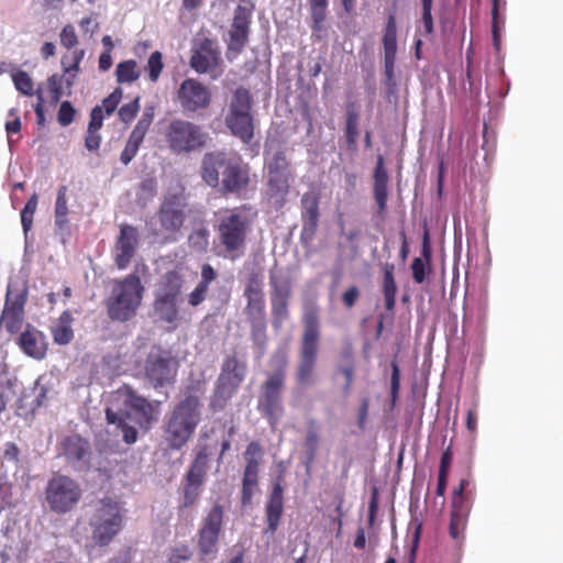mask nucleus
<instances>
[{"label":"nucleus","instance_id":"37998d69","mask_svg":"<svg viewBox=\"0 0 563 563\" xmlns=\"http://www.w3.org/2000/svg\"><path fill=\"white\" fill-rule=\"evenodd\" d=\"M288 354L286 351L279 350L272 354L269 364L273 368L272 373L267 374L266 378L286 382V372L288 367Z\"/></svg>","mask_w":563,"mask_h":563},{"label":"nucleus","instance_id":"4468645a","mask_svg":"<svg viewBox=\"0 0 563 563\" xmlns=\"http://www.w3.org/2000/svg\"><path fill=\"white\" fill-rule=\"evenodd\" d=\"M176 97L185 113H196L206 110L212 100L210 89L195 78L183 80L177 89Z\"/></svg>","mask_w":563,"mask_h":563},{"label":"nucleus","instance_id":"338daca9","mask_svg":"<svg viewBox=\"0 0 563 563\" xmlns=\"http://www.w3.org/2000/svg\"><path fill=\"white\" fill-rule=\"evenodd\" d=\"M360 297L361 291L358 287L352 285L342 294V303L346 309H351L355 306Z\"/></svg>","mask_w":563,"mask_h":563},{"label":"nucleus","instance_id":"680f3d73","mask_svg":"<svg viewBox=\"0 0 563 563\" xmlns=\"http://www.w3.org/2000/svg\"><path fill=\"white\" fill-rule=\"evenodd\" d=\"M76 115V109L70 101H62L57 113V121L62 126L69 125Z\"/></svg>","mask_w":563,"mask_h":563},{"label":"nucleus","instance_id":"052dcab7","mask_svg":"<svg viewBox=\"0 0 563 563\" xmlns=\"http://www.w3.org/2000/svg\"><path fill=\"white\" fill-rule=\"evenodd\" d=\"M411 527L413 528V532H412L411 547L409 549V553L407 556L408 563L416 562L417 551H418L421 532H422V523L416 519L411 522Z\"/></svg>","mask_w":563,"mask_h":563},{"label":"nucleus","instance_id":"a18cd8bd","mask_svg":"<svg viewBox=\"0 0 563 563\" xmlns=\"http://www.w3.org/2000/svg\"><path fill=\"white\" fill-rule=\"evenodd\" d=\"M67 186L59 187L55 202V225L64 229L68 223Z\"/></svg>","mask_w":563,"mask_h":563},{"label":"nucleus","instance_id":"f8f14e48","mask_svg":"<svg viewBox=\"0 0 563 563\" xmlns=\"http://www.w3.org/2000/svg\"><path fill=\"white\" fill-rule=\"evenodd\" d=\"M470 485V479L462 478L459 487L453 492L449 533L450 537L457 542L464 540V533L472 508L471 493L466 492Z\"/></svg>","mask_w":563,"mask_h":563},{"label":"nucleus","instance_id":"de8ad7c7","mask_svg":"<svg viewBox=\"0 0 563 563\" xmlns=\"http://www.w3.org/2000/svg\"><path fill=\"white\" fill-rule=\"evenodd\" d=\"M501 0H492V36H493V45L496 52L500 51L501 45V38L500 33L501 29L505 25V18L500 15L499 8H500Z\"/></svg>","mask_w":563,"mask_h":563},{"label":"nucleus","instance_id":"6ab92c4d","mask_svg":"<svg viewBox=\"0 0 563 563\" xmlns=\"http://www.w3.org/2000/svg\"><path fill=\"white\" fill-rule=\"evenodd\" d=\"M26 300V289L8 288L0 321L9 333H15L21 328Z\"/></svg>","mask_w":563,"mask_h":563},{"label":"nucleus","instance_id":"c03bdc74","mask_svg":"<svg viewBox=\"0 0 563 563\" xmlns=\"http://www.w3.org/2000/svg\"><path fill=\"white\" fill-rule=\"evenodd\" d=\"M312 34L317 35L323 30L327 18L328 0H309Z\"/></svg>","mask_w":563,"mask_h":563},{"label":"nucleus","instance_id":"6e6d98bb","mask_svg":"<svg viewBox=\"0 0 563 563\" xmlns=\"http://www.w3.org/2000/svg\"><path fill=\"white\" fill-rule=\"evenodd\" d=\"M37 208V195L33 194L26 201L24 208L21 211V223L23 230L27 232L33 224V216Z\"/></svg>","mask_w":563,"mask_h":563},{"label":"nucleus","instance_id":"dca6fc26","mask_svg":"<svg viewBox=\"0 0 563 563\" xmlns=\"http://www.w3.org/2000/svg\"><path fill=\"white\" fill-rule=\"evenodd\" d=\"M245 467L242 477L241 503L243 506L252 504L254 493L258 486V473L262 460V448L257 442L247 444L245 452Z\"/></svg>","mask_w":563,"mask_h":563},{"label":"nucleus","instance_id":"cd10ccee","mask_svg":"<svg viewBox=\"0 0 563 563\" xmlns=\"http://www.w3.org/2000/svg\"><path fill=\"white\" fill-rule=\"evenodd\" d=\"M184 284L185 278L179 271H167L157 282L154 297L180 300Z\"/></svg>","mask_w":563,"mask_h":563},{"label":"nucleus","instance_id":"f704fd0d","mask_svg":"<svg viewBox=\"0 0 563 563\" xmlns=\"http://www.w3.org/2000/svg\"><path fill=\"white\" fill-rule=\"evenodd\" d=\"M245 314L251 324V339L254 345L263 352L267 344L265 309L261 312H245Z\"/></svg>","mask_w":563,"mask_h":563},{"label":"nucleus","instance_id":"864d4df0","mask_svg":"<svg viewBox=\"0 0 563 563\" xmlns=\"http://www.w3.org/2000/svg\"><path fill=\"white\" fill-rule=\"evenodd\" d=\"M267 175L274 174H291L290 164L283 151H277L272 159L267 163Z\"/></svg>","mask_w":563,"mask_h":563},{"label":"nucleus","instance_id":"39448f33","mask_svg":"<svg viewBox=\"0 0 563 563\" xmlns=\"http://www.w3.org/2000/svg\"><path fill=\"white\" fill-rule=\"evenodd\" d=\"M144 291L141 278L135 273L114 279L111 292L104 302L109 319L119 322L133 319L142 305Z\"/></svg>","mask_w":563,"mask_h":563},{"label":"nucleus","instance_id":"20e7f679","mask_svg":"<svg viewBox=\"0 0 563 563\" xmlns=\"http://www.w3.org/2000/svg\"><path fill=\"white\" fill-rule=\"evenodd\" d=\"M302 334L295 368V382L298 387L307 388L317 380L316 367L320 351V318L314 307L306 308L302 314Z\"/></svg>","mask_w":563,"mask_h":563},{"label":"nucleus","instance_id":"9b49d317","mask_svg":"<svg viewBox=\"0 0 563 563\" xmlns=\"http://www.w3.org/2000/svg\"><path fill=\"white\" fill-rule=\"evenodd\" d=\"M178 362L167 350L153 347L145 362V376L154 388L172 384L176 377Z\"/></svg>","mask_w":563,"mask_h":563},{"label":"nucleus","instance_id":"79ce46f5","mask_svg":"<svg viewBox=\"0 0 563 563\" xmlns=\"http://www.w3.org/2000/svg\"><path fill=\"white\" fill-rule=\"evenodd\" d=\"M115 77L119 84H132L141 77V69L136 60L128 59L119 63L115 68Z\"/></svg>","mask_w":563,"mask_h":563},{"label":"nucleus","instance_id":"49530a36","mask_svg":"<svg viewBox=\"0 0 563 563\" xmlns=\"http://www.w3.org/2000/svg\"><path fill=\"white\" fill-rule=\"evenodd\" d=\"M202 484V481L186 476L180 508H189L197 503Z\"/></svg>","mask_w":563,"mask_h":563},{"label":"nucleus","instance_id":"4d7b16f0","mask_svg":"<svg viewBox=\"0 0 563 563\" xmlns=\"http://www.w3.org/2000/svg\"><path fill=\"white\" fill-rule=\"evenodd\" d=\"M400 389V369L397 362H391L390 376V410L396 407Z\"/></svg>","mask_w":563,"mask_h":563},{"label":"nucleus","instance_id":"8fccbe9b","mask_svg":"<svg viewBox=\"0 0 563 563\" xmlns=\"http://www.w3.org/2000/svg\"><path fill=\"white\" fill-rule=\"evenodd\" d=\"M85 52L84 49H76L71 54V63H68V56L64 55L62 58V65L65 74H71L69 78L66 79V86L68 89L74 85V78L79 71L80 63L84 58Z\"/></svg>","mask_w":563,"mask_h":563},{"label":"nucleus","instance_id":"412c9836","mask_svg":"<svg viewBox=\"0 0 563 563\" xmlns=\"http://www.w3.org/2000/svg\"><path fill=\"white\" fill-rule=\"evenodd\" d=\"M16 344L25 355L37 361L45 358L48 351L46 335L32 324L25 325L16 340Z\"/></svg>","mask_w":563,"mask_h":563},{"label":"nucleus","instance_id":"9d476101","mask_svg":"<svg viewBox=\"0 0 563 563\" xmlns=\"http://www.w3.org/2000/svg\"><path fill=\"white\" fill-rule=\"evenodd\" d=\"M164 135L168 148L175 154L189 153L206 144V134L201 128L187 120L170 121Z\"/></svg>","mask_w":563,"mask_h":563},{"label":"nucleus","instance_id":"393cba45","mask_svg":"<svg viewBox=\"0 0 563 563\" xmlns=\"http://www.w3.org/2000/svg\"><path fill=\"white\" fill-rule=\"evenodd\" d=\"M243 296L246 299L244 312H261L265 309L263 279L260 273L253 271L247 275Z\"/></svg>","mask_w":563,"mask_h":563},{"label":"nucleus","instance_id":"69168bd1","mask_svg":"<svg viewBox=\"0 0 563 563\" xmlns=\"http://www.w3.org/2000/svg\"><path fill=\"white\" fill-rule=\"evenodd\" d=\"M123 92L121 88H115L107 98L102 101V107L108 115L114 112L122 99Z\"/></svg>","mask_w":563,"mask_h":563},{"label":"nucleus","instance_id":"473e14b6","mask_svg":"<svg viewBox=\"0 0 563 563\" xmlns=\"http://www.w3.org/2000/svg\"><path fill=\"white\" fill-rule=\"evenodd\" d=\"M179 299L157 298L154 297L153 309L157 318L170 325L172 330H175L180 320Z\"/></svg>","mask_w":563,"mask_h":563},{"label":"nucleus","instance_id":"3c124183","mask_svg":"<svg viewBox=\"0 0 563 563\" xmlns=\"http://www.w3.org/2000/svg\"><path fill=\"white\" fill-rule=\"evenodd\" d=\"M249 32L250 30L235 29L231 26L229 32L230 40L228 44V51L233 52L235 55L241 54L249 41Z\"/></svg>","mask_w":563,"mask_h":563},{"label":"nucleus","instance_id":"b1692460","mask_svg":"<svg viewBox=\"0 0 563 563\" xmlns=\"http://www.w3.org/2000/svg\"><path fill=\"white\" fill-rule=\"evenodd\" d=\"M282 483L283 474H279L273 484L265 506L266 532L269 533H275L277 530L284 511V487Z\"/></svg>","mask_w":563,"mask_h":563},{"label":"nucleus","instance_id":"603ef678","mask_svg":"<svg viewBox=\"0 0 563 563\" xmlns=\"http://www.w3.org/2000/svg\"><path fill=\"white\" fill-rule=\"evenodd\" d=\"M12 81L15 89L24 96L32 97L36 95L31 76L24 70H18L12 74Z\"/></svg>","mask_w":563,"mask_h":563},{"label":"nucleus","instance_id":"72a5a7b5","mask_svg":"<svg viewBox=\"0 0 563 563\" xmlns=\"http://www.w3.org/2000/svg\"><path fill=\"white\" fill-rule=\"evenodd\" d=\"M291 174L267 175V195L278 207H284L290 190Z\"/></svg>","mask_w":563,"mask_h":563},{"label":"nucleus","instance_id":"423d86ee","mask_svg":"<svg viewBox=\"0 0 563 563\" xmlns=\"http://www.w3.org/2000/svg\"><path fill=\"white\" fill-rule=\"evenodd\" d=\"M188 203L183 194H166L148 223L151 234L162 243H175L187 220Z\"/></svg>","mask_w":563,"mask_h":563},{"label":"nucleus","instance_id":"a19ab883","mask_svg":"<svg viewBox=\"0 0 563 563\" xmlns=\"http://www.w3.org/2000/svg\"><path fill=\"white\" fill-rule=\"evenodd\" d=\"M384 53L389 57L393 53L397 52V24H396V10L395 8L387 13V21L383 35Z\"/></svg>","mask_w":563,"mask_h":563},{"label":"nucleus","instance_id":"e433bc0d","mask_svg":"<svg viewBox=\"0 0 563 563\" xmlns=\"http://www.w3.org/2000/svg\"><path fill=\"white\" fill-rule=\"evenodd\" d=\"M129 412H117L111 408L106 409V419L110 424H117L122 431L123 440L128 444H132L137 440V431L134 427L126 423Z\"/></svg>","mask_w":563,"mask_h":563},{"label":"nucleus","instance_id":"5fc2aeb1","mask_svg":"<svg viewBox=\"0 0 563 563\" xmlns=\"http://www.w3.org/2000/svg\"><path fill=\"white\" fill-rule=\"evenodd\" d=\"M164 69L163 55L159 51L153 52L145 66V70L148 73V79L152 82H156Z\"/></svg>","mask_w":563,"mask_h":563},{"label":"nucleus","instance_id":"1a4fd4ad","mask_svg":"<svg viewBox=\"0 0 563 563\" xmlns=\"http://www.w3.org/2000/svg\"><path fill=\"white\" fill-rule=\"evenodd\" d=\"M82 490L77 481L67 475L53 476L45 488V498L55 514H66L80 501Z\"/></svg>","mask_w":563,"mask_h":563},{"label":"nucleus","instance_id":"ea45409f","mask_svg":"<svg viewBox=\"0 0 563 563\" xmlns=\"http://www.w3.org/2000/svg\"><path fill=\"white\" fill-rule=\"evenodd\" d=\"M210 454H211L210 445H208V444L199 445L197 454H196L186 476L205 482Z\"/></svg>","mask_w":563,"mask_h":563},{"label":"nucleus","instance_id":"6e6552de","mask_svg":"<svg viewBox=\"0 0 563 563\" xmlns=\"http://www.w3.org/2000/svg\"><path fill=\"white\" fill-rule=\"evenodd\" d=\"M252 97L247 89L238 88L229 106L225 124L231 133L243 143H250L254 136L253 117L251 114Z\"/></svg>","mask_w":563,"mask_h":563},{"label":"nucleus","instance_id":"09e8293b","mask_svg":"<svg viewBox=\"0 0 563 563\" xmlns=\"http://www.w3.org/2000/svg\"><path fill=\"white\" fill-rule=\"evenodd\" d=\"M210 232L207 227L199 225L194 228L188 235L189 247L197 253H205L209 246Z\"/></svg>","mask_w":563,"mask_h":563},{"label":"nucleus","instance_id":"7ed1b4c3","mask_svg":"<svg viewBox=\"0 0 563 563\" xmlns=\"http://www.w3.org/2000/svg\"><path fill=\"white\" fill-rule=\"evenodd\" d=\"M256 217L257 211L249 203L221 211L217 235L219 246L227 258L235 261L244 254L247 236Z\"/></svg>","mask_w":563,"mask_h":563},{"label":"nucleus","instance_id":"ddd939ff","mask_svg":"<svg viewBox=\"0 0 563 563\" xmlns=\"http://www.w3.org/2000/svg\"><path fill=\"white\" fill-rule=\"evenodd\" d=\"M285 383L266 378L261 385L257 410L274 427L284 413L283 391Z\"/></svg>","mask_w":563,"mask_h":563},{"label":"nucleus","instance_id":"774afa93","mask_svg":"<svg viewBox=\"0 0 563 563\" xmlns=\"http://www.w3.org/2000/svg\"><path fill=\"white\" fill-rule=\"evenodd\" d=\"M191 552L188 545H180L173 549L172 554L166 563H183L189 560Z\"/></svg>","mask_w":563,"mask_h":563},{"label":"nucleus","instance_id":"5701e85b","mask_svg":"<svg viewBox=\"0 0 563 563\" xmlns=\"http://www.w3.org/2000/svg\"><path fill=\"white\" fill-rule=\"evenodd\" d=\"M137 246L136 229L130 224H122L120 235L114 245V263L119 269H125L133 258Z\"/></svg>","mask_w":563,"mask_h":563},{"label":"nucleus","instance_id":"58836bf2","mask_svg":"<svg viewBox=\"0 0 563 563\" xmlns=\"http://www.w3.org/2000/svg\"><path fill=\"white\" fill-rule=\"evenodd\" d=\"M344 134L347 147L355 150L358 137V112L354 102L346 104Z\"/></svg>","mask_w":563,"mask_h":563},{"label":"nucleus","instance_id":"f257e3e1","mask_svg":"<svg viewBox=\"0 0 563 563\" xmlns=\"http://www.w3.org/2000/svg\"><path fill=\"white\" fill-rule=\"evenodd\" d=\"M200 176L206 185L222 196L233 195L243 198L250 190L252 178L251 167L238 154L224 151L208 152L203 155Z\"/></svg>","mask_w":563,"mask_h":563},{"label":"nucleus","instance_id":"a878e982","mask_svg":"<svg viewBox=\"0 0 563 563\" xmlns=\"http://www.w3.org/2000/svg\"><path fill=\"white\" fill-rule=\"evenodd\" d=\"M319 202L320 196L317 192H305L301 197V220L303 223L302 235L308 234L312 238L319 223Z\"/></svg>","mask_w":563,"mask_h":563},{"label":"nucleus","instance_id":"f3484780","mask_svg":"<svg viewBox=\"0 0 563 563\" xmlns=\"http://www.w3.org/2000/svg\"><path fill=\"white\" fill-rule=\"evenodd\" d=\"M272 325L279 330L289 318L288 303L291 286L288 279H278L274 273L269 275Z\"/></svg>","mask_w":563,"mask_h":563},{"label":"nucleus","instance_id":"2f4dec72","mask_svg":"<svg viewBox=\"0 0 563 563\" xmlns=\"http://www.w3.org/2000/svg\"><path fill=\"white\" fill-rule=\"evenodd\" d=\"M74 318L69 310H65L51 325L53 342L57 345H67L74 340Z\"/></svg>","mask_w":563,"mask_h":563},{"label":"nucleus","instance_id":"bf43d9fd","mask_svg":"<svg viewBox=\"0 0 563 563\" xmlns=\"http://www.w3.org/2000/svg\"><path fill=\"white\" fill-rule=\"evenodd\" d=\"M63 81L64 76L57 74L49 76L47 79V86L51 93L52 104L58 103V101L63 97Z\"/></svg>","mask_w":563,"mask_h":563},{"label":"nucleus","instance_id":"4be33fe9","mask_svg":"<svg viewBox=\"0 0 563 563\" xmlns=\"http://www.w3.org/2000/svg\"><path fill=\"white\" fill-rule=\"evenodd\" d=\"M63 454L75 468L89 466L91 459L90 443L79 434L66 437L62 442Z\"/></svg>","mask_w":563,"mask_h":563},{"label":"nucleus","instance_id":"0eeeda50","mask_svg":"<svg viewBox=\"0 0 563 563\" xmlns=\"http://www.w3.org/2000/svg\"><path fill=\"white\" fill-rule=\"evenodd\" d=\"M89 525L93 542L100 547L108 545L122 529L123 514L120 504L110 497L100 499Z\"/></svg>","mask_w":563,"mask_h":563},{"label":"nucleus","instance_id":"7c9ffc66","mask_svg":"<svg viewBox=\"0 0 563 563\" xmlns=\"http://www.w3.org/2000/svg\"><path fill=\"white\" fill-rule=\"evenodd\" d=\"M432 251L430 246L429 232L428 230L423 233L421 257H415L411 264L412 278L415 283L422 284L427 279L431 272Z\"/></svg>","mask_w":563,"mask_h":563},{"label":"nucleus","instance_id":"a211bd4d","mask_svg":"<svg viewBox=\"0 0 563 563\" xmlns=\"http://www.w3.org/2000/svg\"><path fill=\"white\" fill-rule=\"evenodd\" d=\"M220 64V52L214 48L213 42L209 38L202 40L190 57L191 68L198 74H209L212 79L222 75Z\"/></svg>","mask_w":563,"mask_h":563},{"label":"nucleus","instance_id":"e2e57ef3","mask_svg":"<svg viewBox=\"0 0 563 563\" xmlns=\"http://www.w3.org/2000/svg\"><path fill=\"white\" fill-rule=\"evenodd\" d=\"M140 110V97H136L133 101L123 104L119 110V118L122 122L129 123L136 117Z\"/></svg>","mask_w":563,"mask_h":563},{"label":"nucleus","instance_id":"f03ea898","mask_svg":"<svg viewBox=\"0 0 563 563\" xmlns=\"http://www.w3.org/2000/svg\"><path fill=\"white\" fill-rule=\"evenodd\" d=\"M206 386L202 382L188 385L183 397L166 417L163 433L169 449H183L195 434L201 421Z\"/></svg>","mask_w":563,"mask_h":563},{"label":"nucleus","instance_id":"2eb2a0df","mask_svg":"<svg viewBox=\"0 0 563 563\" xmlns=\"http://www.w3.org/2000/svg\"><path fill=\"white\" fill-rule=\"evenodd\" d=\"M222 522L223 507L220 504H216L203 518L198 532V548L202 558L217 553Z\"/></svg>","mask_w":563,"mask_h":563},{"label":"nucleus","instance_id":"13d9d810","mask_svg":"<svg viewBox=\"0 0 563 563\" xmlns=\"http://www.w3.org/2000/svg\"><path fill=\"white\" fill-rule=\"evenodd\" d=\"M252 11L247 7L238 5L234 10L232 25L235 29L250 30Z\"/></svg>","mask_w":563,"mask_h":563},{"label":"nucleus","instance_id":"aec40b11","mask_svg":"<svg viewBox=\"0 0 563 563\" xmlns=\"http://www.w3.org/2000/svg\"><path fill=\"white\" fill-rule=\"evenodd\" d=\"M154 119V109L146 108L137 121L136 125L132 130L126 144L120 155V161L123 165H129L131 161L136 156L141 144L144 141L146 133L148 132Z\"/></svg>","mask_w":563,"mask_h":563},{"label":"nucleus","instance_id":"4c0bfd02","mask_svg":"<svg viewBox=\"0 0 563 563\" xmlns=\"http://www.w3.org/2000/svg\"><path fill=\"white\" fill-rule=\"evenodd\" d=\"M239 388L217 379L209 407L213 412L223 410Z\"/></svg>","mask_w":563,"mask_h":563},{"label":"nucleus","instance_id":"c9c22d12","mask_svg":"<svg viewBox=\"0 0 563 563\" xmlns=\"http://www.w3.org/2000/svg\"><path fill=\"white\" fill-rule=\"evenodd\" d=\"M383 285L382 291L385 300V308L393 311L396 305L397 285L394 277L395 265L393 263H385L383 265Z\"/></svg>","mask_w":563,"mask_h":563},{"label":"nucleus","instance_id":"c756f323","mask_svg":"<svg viewBox=\"0 0 563 563\" xmlns=\"http://www.w3.org/2000/svg\"><path fill=\"white\" fill-rule=\"evenodd\" d=\"M246 368V363L240 361L236 355L227 356L223 360L218 379L239 388L245 378Z\"/></svg>","mask_w":563,"mask_h":563},{"label":"nucleus","instance_id":"bb28decb","mask_svg":"<svg viewBox=\"0 0 563 563\" xmlns=\"http://www.w3.org/2000/svg\"><path fill=\"white\" fill-rule=\"evenodd\" d=\"M373 180V196L377 205V212L383 216L387 210L389 177L382 155L377 157Z\"/></svg>","mask_w":563,"mask_h":563},{"label":"nucleus","instance_id":"0e129e2a","mask_svg":"<svg viewBox=\"0 0 563 563\" xmlns=\"http://www.w3.org/2000/svg\"><path fill=\"white\" fill-rule=\"evenodd\" d=\"M60 44L70 49L78 44V36L76 34L75 27L71 24L65 25L59 34Z\"/></svg>","mask_w":563,"mask_h":563},{"label":"nucleus","instance_id":"c85d7f7f","mask_svg":"<svg viewBox=\"0 0 563 563\" xmlns=\"http://www.w3.org/2000/svg\"><path fill=\"white\" fill-rule=\"evenodd\" d=\"M124 407L126 411H134L139 416L140 424H148L155 420L154 406L145 397L137 395L131 388L125 391Z\"/></svg>","mask_w":563,"mask_h":563}]
</instances>
